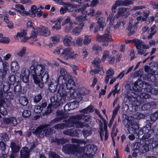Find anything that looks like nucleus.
Wrapping results in <instances>:
<instances>
[{
	"label": "nucleus",
	"instance_id": "e2e57ef3",
	"mask_svg": "<svg viewBox=\"0 0 158 158\" xmlns=\"http://www.w3.org/2000/svg\"><path fill=\"white\" fill-rule=\"evenodd\" d=\"M50 158H62L54 152H51L49 154Z\"/></svg>",
	"mask_w": 158,
	"mask_h": 158
},
{
	"label": "nucleus",
	"instance_id": "79ce46f5",
	"mask_svg": "<svg viewBox=\"0 0 158 158\" xmlns=\"http://www.w3.org/2000/svg\"><path fill=\"white\" fill-rule=\"evenodd\" d=\"M118 126L117 122V121H115L113 125L112 130L111 132V135H113L114 136H116L118 132V129L116 128Z\"/></svg>",
	"mask_w": 158,
	"mask_h": 158
},
{
	"label": "nucleus",
	"instance_id": "393cba45",
	"mask_svg": "<svg viewBox=\"0 0 158 158\" xmlns=\"http://www.w3.org/2000/svg\"><path fill=\"white\" fill-rule=\"evenodd\" d=\"M30 151L27 147L23 148L20 152V155L21 158H28L30 155Z\"/></svg>",
	"mask_w": 158,
	"mask_h": 158
},
{
	"label": "nucleus",
	"instance_id": "423d86ee",
	"mask_svg": "<svg viewBox=\"0 0 158 158\" xmlns=\"http://www.w3.org/2000/svg\"><path fill=\"white\" fill-rule=\"evenodd\" d=\"M127 99L131 102L133 111H137L138 107L141 104V101L139 100L138 94L133 92H127L126 95Z\"/></svg>",
	"mask_w": 158,
	"mask_h": 158
},
{
	"label": "nucleus",
	"instance_id": "4d7b16f0",
	"mask_svg": "<svg viewBox=\"0 0 158 158\" xmlns=\"http://www.w3.org/2000/svg\"><path fill=\"white\" fill-rule=\"evenodd\" d=\"M82 133L85 138L90 135L92 134V131L90 130L84 129L82 131Z\"/></svg>",
	"mask_w": 158,
	"mask_h": 158
},
{
	"label": "nucleus",
	"instance_id": "6e6d98bb",
	"mask_svg": "<svg viewBox=\"0 0 158 158\" xmlns=\"http://www.w3.org/2000/svg\"><path fill=\"white\" fill-rule=\"evenodd\" d=\"M73 24L72 22H71L69 24V26H66L64 28V31L66 33H68L71 31L73 28Z\"/></svg>",
	"mask_w": 158,
	"mask_h": 158
},
{
	"label": "nucleus",
	"instance_id": "69168bd1",
	"mask_svg": "<svg viewBox=\"0 0 158 158\" xmlns=\"http://www.w3.org/2000/svg\"><path fill=\"white\" fill-rule=\"evenodd\" d=\"M125 22L123 20H121L119 19L117 21V24L114 26V27L117 28H118L120 25H122L123 26L125 24Z\"/></svg>",
	"mask_w": 158,
	"mask_h": 158
},
{
	"label": "nucleus",
	"instance_id": "a19ab883",
	"mask_svg": "<svg viewBox=\"0 0 158 158\" xmlns=\"http://www.w3.org/2000/svg\"><path fill=\"white\" fill-rule=\"evenodd\" d=\"M129 9L127 8H119L118 11L117 13L115 15L117 18H118L122 15V14Z\"/></svg>",
	"mask_w": 158,
	"mask_h": 158
},
{
	"label": "nucleus",
	"instance_id": "f03ea898",
	"mask_svg": "<svg viewBox=\"0 0 158 158\" xmlns=\"http://www.w3.org/2000/svg\"><path fill=\"white\" fill-rule=\"evenodd\" d=\"M109 55V52L105 51L104 52L102 57L101 59L98 57H95L92 62V65L94 69H91L90 72H93L95 74L99 73L100 75H103L104 72L103 67L100 65V63L102 61L103 62H104L106 58L108 57Z\"/></svg>",
	"mask_w": 158,
	"mask_h": 158
},
{
	"label": "nucleus",
	"instance_id": "7c9ffc66",
	"mask_svg": "<svg viewBox=\"0 0 158 158\" xmlns=\"http://www.w3.org/2000/svg\"><path fill=\"white\" fill-rule=\"evenodd\" d=\"M14 91L15 96L19 97L22 93V86L21 85H16L14 86Z\"/></svg>",
	"mask_w": 158,
	"mask_h": 158
},
{
	"label": "nucleus",
	"instance_id": "5701e85b",
	"mask_svg": "<svg viewBox=\"0 0 158 158\" xmlns=\"http://www.w3.org/2000/svg\"><path fill=\"white\" fill-rule=\"evenodd\" d=\"M65 122V123H62L55 125V128L57 129H62L64 128H67L68 127H70L69 119L66 120Z\"/></svg>",
	"mask_w": 158,
	"mask_h": 158
},
{
	"label": "nucleus",
	"instance_id": "8fccbe9b",
	"mask_svg": "<svg viewBox=\"0 0 158 158\" xmlns=\"http://www.w3.org/2000/svg\"><path fill=\"white\" fill-rule=\"evenodd\" d=\"M10 41V39L8 37H3L0 39V43L2 44H8Z\"/></svg>",
	"mask_w": 158,
	"mask_h": 158
},
{
	"label": "nucleus",
	"instance_id": "a18cd8bd",
	"mask_svg": "<svg viewBox=\"0 0 158 158\" xmlns=\"http://www.w3.org/2000/svg\"><path fill=\"white\" fill-rule=\"evenodd\" d=\"M55 115L57 117H61V118L63 119L65 118L64 113L63 111L60 110H57L55 112Z\"/></svg>",
	"mask_w": 158,
	"mask_h": 158
},
{
	"label": "nucleus",
	"instance_id": "f704fd0d",
	"mask_svg": "<svg viewBox=\"0 0 158 158\" xmlns=\"http://www.w3.org/2000/svg\"><path fill=\"white\" fill-rule=\"evenodd\" d=\"M72 37L70 35H67L65 36L63 40V42L65 46H71L72 44Z\"/></svg>",
	"mask_w": 158,
	"mask_h": 158
},
{
	"label": "nucleus",
	"instance_id": "6e6552de",
	"mask_svg": "<svg viewBox=\"0 0 158 158\" xmlns=\"http://www.w3.org/2000/svg\"><path fill=\"white\" fill-rule=\"evenodd\" d=\"M31 65L29 68V70H28L29 74L31 76L34 74H35L38 71H40V73H43L46 66L45 64H39L37 58H34L31 61Z\"/></svg>",
	"mask_w": 158,
	"mask_h": 158
},
{
	"label": "nucleus",
	"instance_id": "f257e3e1",
	"mask_svg": "<svg viewBox=\"0 0 158 158\" xmlns=\"http://www.w3.org/2000/svg\"><path fill=\"white\" fill-rule=\"evenodd\" d=\"M151 121L147 120L145 126L140 128L139 125L134 121H131V126H128V131L130 133L135 134L137 138H139L140 135L143 134L142 137L148 139L154 134V129L152 127V122L156 121L158 118V110L152 114L150 116Z\"/></svg>",
	"mask_w": 158,
	"mask_h": 158
},
{
	"label": "nucleus",
	"instance_id": "6ab92c4d",
	"mask_svg": "<svg viewBox=\"0 0 158 158\" xmlns=\"http://www.w3.org/2000/svg\"><path fill=\"white\" fill-rule=\"evenodd\" d=\"M9 89L8 88L6 91L4 90L3 96L4 99L6 100V102L9 105L11 104V101L13 100L14 96L12 92L10 91L8 92Z\"/></svg>",
	"mask_w": 158,
	"mask_h": 158
},
{
	"label": "nucleus",
	"instance_id": "72a5a7b5",
	"mask_svg": "<svg viewBox=\"0 0 158 158\" xmlns=\"http://www.w3.org/2000/svg\"><path fill=\"white\" fill-rule=\"evenodd\" d=\"M87 152L91 154H94L97 151V147L94 144H89L87 147Z\"/></svg>",
	"mask_w": 158,
	"mask_h": 158
},
{
	"label": "nucleus",
	"instance_id": "ddd939ff",
	"mask_svg": "<svg viewBox=\"0 0 158 158\" xmlns=\"http://www.w3.org/2000/svg\"><path fill=\"white\" fill-rule=\"evenodd\" d=\"M32 133L35 135L40 137V136H44L49 134V132L47 126L45 125H40L37 127Z\"/></svg>",
	"mask_w": 158,
	"mask_h": 158
},
{
	"label": "nucleus",
	"instance_id": "2eb2a0df",
	"mask_svg": "<svg viewBox=\"0 0 158 158\" xmlns=\"http://www.w3.org/2000/svg\"><path fill=\"white\" fill-rule=\"evenodd\" d=\"M63 85V87L64 89V87L65 86V85H66V87L69 90L68 92H69V91L70 96H72L74 94L75 90L73 89V88L75 86V84L74 81L72 79H69L65 82L64 81Z\"/></svg>",
	"mask_w": 158,
	"mask_h": 158
},
{
	"label": "nucleus",
	"instance_id": "9d476101",
	"mask_svg": "<svg viewBox=\"0 0 158 158\" xmlns=\"http://www.w3.org/2000/svg\"><path fill=\"white\" fill-rule=\"evenodd\" d=\"M63 82L61 81L58 79L56 81L55 80H52L48 84V87L49 90L52 93H54L56 92L60 87H63Z\"/></svg>",
	"mask_w": 158,
	"mask_h": 158
},
{
	"label": "nucleus",
	"instance_id": "a878e982",
	"mask_svg": "<svg viewBox=\"0 0 158 158\" xmlns=\"http://www.w3.org/2000/svg\"><path fill=\"white\" fill-rule=\"evenodd\" d=\"M80 131L78 129L73 130L72 129L67 130L64 132V134L72 136H78Z\"/></svg>",
	"mask_w": 158,
	"mask_h": 158
},
{
	"label": "nucleus",
	"instance_id": "39448f33",
	"mask_svg": "<svg viewBox=\"0 0 158 158\" xmlns=\"http://www.w3.org/2000/svg\"><path fill=\"white\" fill-rule=\"evenodd\" d=\"M148 75V81L156 86H158V79L156 76L158 74V63H154L151 66Z\"/></svg>",
	"mask_w": 158,
	"mask_h": 158
},
{
	"label": "nucleus",
	"instance_id": "f3484780",
	"mask_svg": "<svg viewBox=\"0 0 158 158\" xmlns=\"http://www.w3.org/2000/svg\"><path fill=\"white\" fill-rule=\"evenodd\" d=\"M133 40V43L135 44V45L136 49L138 50L137 53L138 54L141 55H143L146 52V50L141 49L142 42V40L136 38L134 39Z\"/></svg>",
	"mask_w": 158,
	"mask_h": 158
},
{
	"label": "nucleus",
	"instance_id": "2f4dec72",
	"mask_svg": "<svg viewBox=\"0 0 158 158\" xmlns=\"http://www.w3.org/2000/svg\"><path fill=\"white\" fill-rule=\"evenodd\" d=\"M76 19L78 22L80 23L78 25L79 26H81V28H83L84 26L85 21L87 20L85 16H84L81 15L77 17Z\"/></svg>",
	"mask_w": 158,
	"mask_h": 158
},
{
	"label": "nucleus",
	"instance_id": "338daca9",
	"mask_svg": "<svg viewBox=\"0 0 158 158\" xmlns=\"http://www.w3.org/2000/svg\"><path fill=\"white\" fill-rule=\"evenodd\" d=\"M29 74H27L26 75H23L22 76V81L24 83H27L29 81Z\"/></svg>",
	"mask_w": 158,
	"mask_h": 158
},
{
	"label": "nucleus",
	"instance_id": "de8ad7c7",
	"mask_svg": "<svg viewBox=\"0 0 158 158\" xmlns=\"http://www.w3.org/2000/svg\"><path fill=\"white\" fill-rule=\"evenodd\" d=\"M145 82L141 80H138L136 81L135 83L139 88H141V90L142 89H143V88H144V83Z\"/></svg>",
	"mask_w": 158,
	"mask_h": 158
},
{
	"label": "nucleus",
	"instance_id": "4468645a",
	"mask_svg": "<svg viewBox=\"0 0 158 158\" xmlns=\"http://www.w3.org/2000/svg\"><path fill=\"white\" fill-rule=\"evenodd\" d=\"M4 90V88H1L0 89V113L3 116H5L7 114V111L4 106L6 102L5 101L3 96Z\"/></svg>",
	"mask_w": 158,
	"mask_h": 158
},
{
	"label": "nucleus",
	"instance_id": "603ef678",
	"mask_svg": "<svg viewBox=\"0 0 158 158\" xmlns=\"http://www.w3.org/2000/svg\"><path fill=\"white\" fill-rule=\"evenodd\" d=\"M94 155L91 154L89 153L82 154V155H81L78 157L77 158H93V155Z\"/></svg>",
	"mask_w": 158,
	"mask_h": 158
},
{
	"label": "nucleus",
	"instance_id": "c9c22d12",
	"mask_svg": "<svg viewBox=\"0 0 158 158\" xmlns=\"http://www.w3.org/2000/svg\"><path fill=\"white\" fill-rule=\"evenodd\" d=\"M71 117L73 119H77L78 120H82L84 121L86 120L87 118L89 117V116L87 115L81 114L72 116Z\"/></svg>",
	"mask_w": 158,
	"mask_h": 158
},
{
	"label": "nucleus",
	"instance_id": "4be33fe9",
	"mask_svg": "<svg viewBox=\"0 0 158 158\" xmlns=\"http://www.w3.org/2000/svg\"><path fill=\"white\" fill-rule=\"evenodd\" d=\"M39 32L40 35L45 36H49L51 34L48 28L43 26H40Z\"/></svg>",
	"mask_w": 158,
	"mask_h": 158
},
{
	"label": "nucleus",
	"instance_id": "1a4fd4ad",
	"mask_svg": "<svg viewBox=\"0 0 158 158\" xmlns=\"http://www.w3.org/2000/svg\"><path fill=\"white\" fill-rule=\"evenodd\" d=\"M62 150L68 154H75L80 153L79 148L76 145L74 144H65L62 147Z\"/></svg>",
	"mask_w": 158,
	"mask_h": 158
},
{
	"label": "nucleus",
	"instance_id": "37998d69",
	"mask_svg": "<svg viewBox=\"0 0 158 158\" xmlns=\"http://www.w3.org/2000/svg\"><path fill=\"white\" fill-rule=\"evenodd\" d=\"M9 87L8 88H10V85H13L14 86V84L15 83L16 81V77L14 75H11L9 77Z\"/></svg>",
	"mask_w": 158,
	"mask_h": 158
},
{
	"label": "nucleus",
	"instance_id": "e433bc0d",
	"mask_svg": "<svg viewBox=\"0 0 158 158\" xmlns=\"http://www.w3.org/2000/svg\"><path fill=\"white\" fill-rule=\"evenodd\" d=\"M19 66L17 61H13L11 64V69L14 72H17L19 70Z\"/></svg>",
	"mask_w": 158,
	"mask_h": 158
},
{
	"label": "nucleus",
	"instance_id": "49530a36",
	"mask_svg": "<svg viewBox=\"0 0 158 158\" xmlns=\"http://www.w3.org/2000/svg\"><path fill=\"white\" fill-rule=\"evenodd\" d=\"M31 114V111L28 110H24L22 113V115L23 117L25 118H28L30 116Z\"/></svg>",
	"mask_w": 158,
	"mask_h": 158
},
{
	"label": "nucleus",
	"instance_id": "a211bd4d",
	"mask_svg": "<svg viewBox=\"0 0 158 158\" xmlns=\"http://www.w3.org/2000/svg\"><path fill=\"white\" fill-rule=\"evenodd\" d=\"M156 146V145L153 143H149L148 144H145L143 145L141 148V149H139V150H141V152L142 153L144 154L148 152L150 150H152L155 148Z\"/></svg>",
	"mask_w": 158,
	"mask_h": 158
},
{
	"label": "nucleus",
	"instance_id": "c756f323",
	"mask_svg": "<svg viewBox=\"0 0 158 158\" xmlns=\"http://www.w3.org/2000/svg\"><path fill=\"white\" fill-rule=\"evenodd\" d=\"M3 65V68L0 69V78L2 80L5 78V76L7 74L8 70L6 64L4 63Z\"/></svg>",
	"mask_w": 158,
	"mask_h": 158
},
{
	"label": "nucleus",
	"instance_id": "473e14b6",
	"mask_svg": "<svg viewBox=\"0 0 158 158\" xmlns=\"http://www.w3.org/2000/svg\"><path fill=\"white\" fill-rule=\"evenodd\" d=\"M154 105V102H148L143 104L141 109L143 110H150L153 108Z\"/></svg>",
	"mask_w": 158,
	"mask_h": 158
},
{
	"label": "nucleus",
	"instance_id": "ea45409f",
	"mask_svg": "<svg viewBox=\"0 0 158 158\" xmlns=\"http://www.w3.org/2000/svg\"><path fill=\"white\" fill-rule=\"evenodd\" d=\"M94 107L92 105H89L86 108L83 109L81 112L84 114H88L94 112Z\"/></svg>",
	"mask_w": 158,
	"mask_h": 158
},
{
	"label": "nucleus",
	"instance_id": "bb28decb",
	"mask_svg": "<svg viewBox=\"0 0 158 158\" xmlns=\"http://www.w3.org/2000/svg\"><path fill=\"white\" fill-rule=\"evenodd\" d=\"M137 29V27L136 25H134L132 26V24L130 23H129L128 27L126 30L128 32L127 35L128 36L134 34Z\"/></svg>",
	"mask_w": 158,
	"mask_h": 158
},
{
	"label": "nucleus",
	"instance_id": "13d9d810",
	"mask_svg": "<svg viewBox=\"0 0 158 158\" xmlns=\"http://www.w3.org/2000/svg\"><path fill=\"white\" fill-rule=\"evenodd\" d=\"M38 34V33L36 32L34 30H32L31 32V35L30 37V38H32L34 40L36 41L37 40V36Z\"/></svg>",
	"mask_w": 158,
	"mask_h": 158
},
{
	"label": "nucleus",
	"instance_id": "4c0bfd02",
	"mask_svg": "<svg viewBox=\"0 0 158 158\" xmlns=\"http://www.w3.org/2000/svg\"><path fill=\"white\" fill-rule=\"evenodd\" d=\"M150 98V95L148 93H147L142 92L139 95L138 94V98H139V100H140L141 101V103L142 101L141 99L143 100L147 99H149Z\"/></svg>",
	"mask_w": 158,
	"mask_h": 158
},
{
	"label": "nucleus",
	"instance_id": "412c9836",
	"mask_svg": "<svg viewBox=\"0 0 158 158\" xmlns=\"http://www.w3.org/2000/svg\"><path fill=\"white\" fill-rule=\"evenodd\" d=\"M77 120L78 119L72 118L71 116L70 117L69 121L70 127H75L77 128H81L83 127V123Z\"/></svg>",
	"mask_w": 158,
	"mask_h": 158
},
{
	"label": "nucleus",
	"instance_id": "5fc2aeb1",
	"mask_svg": "<svg viewBox=\"0 0 158 158\" xmlns=\"http://www.w3.org/2000/svg\"><path fill=\"white\" fill-rule=\"evenodd\" d=\"M42 97L41 94L40 93L36 95L33 98L34 102L35 103L39 102L42 99Z\"/></svg>",
	"mask_w": 158,
	"mask_h": 158
},
{
	"label": "nucleus",
	"instance_id": "c85d7f7f",
	"mask_svg": "<svg viewBox=\"0 0 158 158\" xmlns=\"http://www.w3.org/2000/svg\"><path fill=\"white\" fill-rule=\"evenodd\" d=\"M10 147L11 151L14 153H16L19 152L20 148L19 145L13 141L10 143Z\"/></svg>",
	"mask_w": 158,
	"mask_h": 158
},
{
	"label": "nucleus",
	"instance_id": "20e7f679",
	"mask_svg": "<svg viewBox=\"0 0 158 158\" xmlns=\"http://www.w3.org/2000/svg\"><path fill=\"white\" fill-rule=\"evenodd\" d=\"M74 2H76L79 3L78 5H69L73 8H75V11L78 13H80L82 15H85V16L87 20L89 18L91 17L94 15V9H90V12L88 13L87 11L85 10L86 7L89 6L88 3H86L85 5L81 2L82 1H71Z\"/></svg>",
	"mask_w": 158,
	"mask_h": 158
},
{
	"label": "nucleus",
	"instance_id": "0e129e2a",
	"mask_svg": "<svg viewBox=\"0 0 158 158\" xmlns=\"http://www.w3.org/2000/svg\"><path fill=\"white\" fill-rule=\"evenodd\" d=\"M26 50V48L23 47L22 49L17 53V55L19 56H23L25 54Z\"/></svg>",
	"mask_w": 158,
	"mask_h": 158
},
{
	"label": "nucleus",
	"instance_id": "0eeeda50",
	"mask_svg": "<svg viewBox=\"0 0 158 158\" xmlns=\"http://www.w3.org/2000/svg\"><path fill=\"white\" fill-rule=\"evenodd\" d=\"M67 95V92L65 89L62 87H60L57 91V101L53 104V107L56 108L62 106L65 101Z\"/></svg>",
	"mask_w": 158,
	"mask_h": 158
},
{
	"label": "nucleus",
	"instance_id": "680f3d73",
	"mask_svg": "<svg viewBox=\"0 0 158 158\" xmlns=\"http://www.w3.org/2000/svg\"><path fill=\"white\" fill-rule=\"evenodd\" d=\"M2 140L5 142L8 141L9 140L8 135L6 133H2Z\"/></svg>",
	"mask_w": 158,
	"mask_h": 158
},
{
	"label": "nucleus",
	"instance_id": "3c124183",
	"mask_svg": "<svg viewBox=\"0 0 158 158\" xmlns=\"http://www.w3.org/2000/svg\"><path fill=\"white\" fill-rule=\"evenodd\" d=\"M130 89L132 91L138 93L140 92L142 90H141V88H139L135 83L131 87Z\"/></svg>",
	"mask_w": 158,
	"mask_h": 158
},
{
	"label": "nucleus",
	"instance_id": "7ed1b4c3",
	"mask_svg": "<svg viewBox=\"0 0 158 158\" xmlns=\"http://www.w3.org/2000/svg\"><path fill=\"white\" fill-rule=\"evenodd\" d=\"M45 68L43 73H40V71H38L35 74H34L31 76L34 80V83L38 85L40 88H43L44 84H47L49 80V75L48 71H45Z\"/></svg>",
	"mask_w": 158,
	"mask_h": 158
},
{
	"label": "nucleus",
	"instance_id": "09e8293b",
	"mask_svg": "<svg viewBox=\"0 0 158 158\" xmlns=\"http://www.w3.org/2000/svg\"><path fill=\"white\" fill-rule=\"evenodd\" d=\"M82 28H81V26H79V27H76L73 29L72 32L73 34L75 35H78L81 32Z\"/></svg>",
	"mask_w": 158,
	"mask_h": 158
},
{
	"label": "nucleus",
	"instance_id": "f8f14e48",
	"mask_svg": "<svg viewBox=\"0 0 158 158\" xmlns=\"http://www.w3.org/2000/svg\"><path fill=\"white\" fill-rule=\"evenodd\" d=\"M110 33L109 30L106 29L105 31V34L101 36L99 35H97L96 39L97 41L98 42H106L103 45L107 46L108 45V43L112 40L111 36L110 35Z\"/></svg>",
	"mask_w": 158,
	"mask_h": 158
},
{
	"label": "nucleus",
	"instance_id": "aec40b11",
	"mask_svg": "<svg viewBox=\"0 0 158 158\" xmlns=\"http://www.w3.org/2000/svg\"><path fill=\"white\" fill-rule=\"evenodd\" d=\"M61 2L62 3V5H67V6H65L64 8L62 7L60 8V11L61 14L66 13L67 11H68L69 12H73L74 11V10H75V8L70 6L69 5V4L71 5H76L75 4H72L69 2L65 3L63 2Z\"/></svg>",
	"mask_w": 158,
	"mask_h": 158
},
{
	"label": "nucleus",
	"instance_id": "58836bf2",
	"mask_svg": "<svg viewBox=\"0 0 158 158\" xmlns=\"http://www.w3.org/2000/svg\"><path fill=\"white\" fill-rule=\"evenodd\" d=\"M19 101L20 104L23 106H26L28 103V98L25 96L20 97Z\"/></svg>",
	"mask_w": 158,
	"mask_h": 158
},
{
	"label": "nucleus",
	"instance_id": "cd10ccee",
	"mask_svg": "<svg viewBox=\"0 0 158 158\" xmlns=\"http://www.w3.org/2000/svg\"><path fill=\"white\" fill-rule=\"evenodd\" d=\"M67 139L64 138H57L53 137L51 139V142L52 143H55L57 144V145L65 144L67 142Z\"/></svg>",
	"mask_w": 158,
	"mask_h": 158
},
{
	"label": "nucleus",
	"instance_id": "774afa93",
	"mask_svg": "<svg viewBox=\"0 0 158 158\" xmlns=\"http://www.w3.org/2000/svg\"><path fill=\"white\" fill-rule=\"evenodd\" d=\"M91 41V39L87 36H85V39L83 43L85 45H88L90 43Z\"/></svg>",
	"mask_w": 158,
	"mask_h": 158
},
{
	"label": "nucleus",
	"instance_id": "9b49d317",
	"mask_svg": "<svg viewBox=\"0 0 158 158\" xmlns=\"http://www.w3.org/2000/svg\"><path fill=\"white\" fill-rule=\"evenodd\" d=\"M71 48H67L63 50V52L60 54V56L66 60L75 59L78 57L77 54H74L73 52L71 51Z\"/></svg>",
	"mask_w": 158,
	"mask_h": 158
},
{
	"label": "nucleus",
	"instance_id": "052dcab7",
	"mask_svg": "<svg viewBox=\"0 0 158 158\" xmlns=\"http://www.w3.org/2000/svg\"><path fill=\"white\" fill-rule=\"evenodd\" d=\"M62 119H63L61 118V117L56 116V118L51 121L50 123L52 125L55 124Z\"/></svg>",
	"mask_w": 158,
	"mask_h": 158
},
{
	"label": "nucleus",
	"instance_id": "864d4df0",
	"mask_svg": "<svg viewBox=\"0 0 158 158\" xmlns=\"http://www.w3.org/2000/svg\"><path fill=\"white\" fill-rule=\"evenodd\" d=\"M152 88V87L151 85L148 82H146L144 83V88H143V89H144L145 91L149 92H150Z\"/></svg>",
	"mask_w": 158,
	"mask_h": 158
},
{
	"label": "nucleus",
	"instance_id": "c03bdc74",
	"mask_svg": "<svg viewBox=\"0 0 158 158\" xmlns=\"http://www.w3.org/2000/svg\"><path fill=\"white\" fill-rule=\"evenodd\" d=\"M103 17H101L98 19L97 23L99 27L100 28H103L104 27V22L103 21Z\"/></svg>",
	"mask_w": 158,
	"mask_h": 158
},
{
	"label": "nucleus",
	"instance_id": "b1692460",
	"mask_svg": "<svg viewBox=\"0 0 158 158\" xmlns=\"http://www.w3.org/2000/svg\"><path fill=\"white\" fill-rule=\"evenodd\" d=\"M60 73V75L57 78L59 80L61 81H63L65 82L67 81V72L66 69L64 68H61V69Z\"/></svg>",
	"mask_w": 158,
	"mask_h": 158
},
{
	"label": "nucleus",
	"instance_id": "bf43d9fd",
	"mask_svg": "<svg viewBox=\"0 0 158 158\" xmlns=\"http://www.w3.org/2000/svg\"><path fill=\"white\" fill-rule=\"evenodd\" d=\"M92 48L94 51H96L95 52V54L96 55L98 54V51L102 50L101 48V47L96 44H94L93 45Z\"/></svg>",
	"mask_w": 158,
	"mask_h": 158
},
{
	"label": "nucleus",
	"instance_id": "dca6fc26",
	"mask_svg": "<svg viewBox=\"0 0 158 158\" xmlns=\"http://www.w3.org/2000/svg\"><path fill=\"white\" fill-rule=\"evenodd\" d=\"M133 1H116L112 7V11L113 13L115 12V10L117 7L119 6H127L133 3Z\"/></svg>",
	"mask_w": 158,
	"mask_h": 158
}]
</instances>
